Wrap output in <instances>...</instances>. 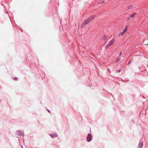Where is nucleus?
Masks as SVG:
<instances>
[{
	"label": "nucleus",
	"mask_w": 148,
	"mask_h": 148,
	"mask_svg": "<svg viewBox=\"0 0 148 148\" xmlns=\"http://www.w3.org/2000/svg\"><path fill=\"white\" fill-rule=\"evenodd\" d=\"M95 16H91L89 18H88L87 19L85 20L83 23L82 25V26L81 27H84L87 24L89 23L94 18Z\"/></svg>",
	"instance_id": "f257e3e1"
},
{
	"label": "nucleus",
	"mask_w": 148,
	"mask_h": 148,
	"mask_svg": "<svg viewBox=\"0 0 148 148\" xmlns=\"http://www.w3.org/2000/svg\"><path fill=\"white\" fill-rule=\"evenodd\" d=\"M115 40L114 39L112 40L108 43V44L106 45L105 47V48L106 49H108V47L111 46L112 44H113L115 42Z\"/></svg>",
	"instance_id": "f03ea898"
},
{
	"label": "nucleus",
	"mask_w": 148,
	"mask_h": 148,
	"mask_svg": "<svg viewBox=\"0 0 148 148\" xmlns=\"http://www.w3.org/2000/svg\"><path fill=\"white\" fill-rule=\"evenodd\" d=\"M88 142H90L92 139V136L90 134H88L86 138Z\"/></svg>",
	"instance_id": "7ed1b4c3"
},
{
	"label": "nucleus",
	"mask_w": 148,
	"mask_h": 148,
	"mask_svg": "<svg viewBox=\"0 0 148 148\" xmlns=\"http://www.w3.org/2000/svg\"><path fill=\"white\" fill-rule=\"evenodd\" d=\"M127 27H126L124 30H123L122 32L120 33L119 35L120 36H123L124 34V33H125L126 32V31L127 30Z\"/></svg>",
	"instance_id": "20e7f679"
},
{
	"label": "nucleus",
	"mask_w": 148,
	"mask_h": 148,
	"mask_svg": "<svg viewBox=\"0 0 148 148\" xmlns=\"http://www.w3.org/2000/svg\"><path fill=\"white\" fill-rule=\"evenodd\" d=\"M143 146V142H141L139 144V147L140 148H141Z\"/></svg>",
	"instance_id": "39448f33"
},
{
	"label": "nucleus",
	"mask_w": 148,
	"mask_h": 148,
	"mask_svg": "<svg viewBox=\"0 0 148 148\" xmlns=\"http://www.w3.org/2000/svg\"><path fill=\"white\" fill-rule=\"evenodd\" d=\"M121 60V58H120L119 56V57H118V58H117V59H116V62H118Z\"/></svg>",
	"instance_id": "423d86ee"
},
{
	"label": "nucleus",
	"mask_w": 148,
	"mask_h": 148,
	"mask_svg": "<svg viewBox=\"0 0 148 148\" xmlns=\"http://www.w3.org/2000/svg\"><path fill=\"white\" fill-rule=\"evenodd\" d=\"M136 13H133L131 15H130V16L129 17V19H130V17H134V16H135V15H136Z\"/></svg>",
	"instance_id": "0eeeda50"
},
{
	"label": "nucleus",
	"mask_w": 148,
	"mask_h": 148,
	"mask_svg": "<svg viewBox=\"0 0 148 148\" xmlns=\"http://www.w3.org/2000/svg\"><path fill=\"white\" fill-rule=\"evenodd\" d=\"M107 37V35H104V36H103V37L102 40H104Z\"/></svg>",
	"instance_id": "6e6552de"
},
{
	"label": "nucleus",
	"mask_w": 148,
	"mask_h": 148,
	"mask_svg": "<svg viewBox=\"0 0 148 148\" xmlns=\"http://www.w3.org/2000/svg\"><path fill=\"white\" fill-rule=\"evenodd\" d=\"M50 136L52 138H53V137H55L56 136V135H50Z\"/></svg>",
	"instance_id": "1a4fd4ad"
},
{
	"label": "nucleus",
	"mask_w": 148,
	"mask_h": 148,
	"mask_svg": "<svg viewBox=\"0 0 148 148\" xmlns=\"http://www.w3.org/2000/svg\"><path fill=\"white\" fill-rule=\"evenodd\" d=\"M14 79L15 80H17V78H16V77H15L14 78Z\"/></svg>",
	"instance_id": "9d476101"
},
{
	"label": "nucleus",
	"mask_w": 148,
	"mask_h": 148,
	"mask_svg": "<svg viewBox=\"0 0 148 148\" xmlns=\"http://www.w3.org/2000/svg\"><path fill=\"white\" fill-rule=\"evenodd\" d=\"M122 52H121V53H120V54H119V56H121V55H122Z\"/></svg>",
	"instance_id": "9b49d317"
},
{
	"label": "nucleus",
	"mask_w": 148,
	"mask_h": 148,
	"mask_svg": "<svg viewBox=\"0 0 148 148\" xmlns=\"http://www.w3.org/2000/svg\"><path fill=\"white\" fill-rule=\"evenodd\" d=\"M104 2H105V1H103V2H102V3H104Z\"/></svg>",
	"instance_id": "f8f14e48"
},
{
	"label": "nucleus",
	"mask_w": 148,
	"mask_h": 148,
	"mask_svg": "<svg viewBox=\"0 0 148 148\" xmlns=\"http://www.w3.org/2000/svg\"><path fill=\"white\" fill-rule=\"evenodd\" d=\"M120 71H121L120 70H119V71H118V72H120Z\"/></svg>",
	"instance_id": "ddd939ff"
},
{
	"label": "nucleus",
	"mask_w": 148,
	"mask_h": 148,
	"mask_svg": "<svg viewBox=\"0 0 148 148\" xmlns=\"http://www.w3.org/2000/svg\"><path fill=\"white\" fill-rule=\"evenodd\" d=\"M48 111L49 112V110H48Z\"/></svg>",
	"instance_id": "4468645a"
},
{
	"label": "nucleus",
	"mask_w": 148,
	"mask_h": 148,
	"mask_svg": "<svg viewBox=\"0 0 148 148\" xmlns=\"http://www.w3.org/2000/svg\"><path fill=\"white\" fill-rule=\"evenodd\" d=\"M147 45L148 46V45Z\"/></svg>",
	"instance_id": "2eb2a0df"
}]
</instances>
